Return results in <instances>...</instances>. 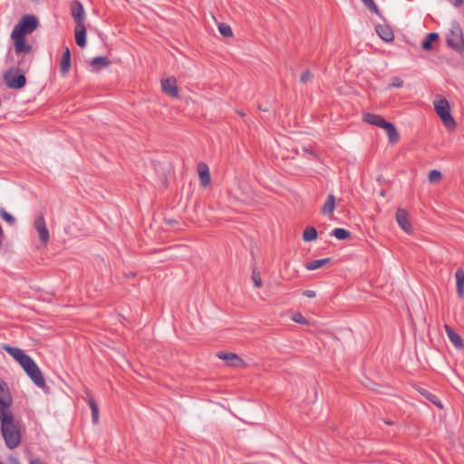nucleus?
<instances>
[{"instance_id": "10", "label": "nucleus", "mask_w": 464, "mask_h": 464, "mask_svg": "<svg viewBox=\"0 0 464 464\" xmlns=\"http://www.w3.org/2000/svg\"><path fill=\"white\" fill-rule=\"evenodd\" d=\"M396 220L399 226L407 233H411L412 231V227L411 222L409 221L408 212L404 208H398L396 210Z\"/></svg>"}, {"instance_id": "3", "label": "nucleus", "mask_w": 464, "mask_h": 464, "mask_svg": "<svg viewBox=\"0 0 464 464\" xmlns=\"http://www.w3.org/2000/svg\"><path fill=\"white\" fill-rule=\"evenodd\" d=\"M447 45L457 53L464 52V36L460 24L454 21L446 34Z\"/></svg>"}, {"instance_id": "2", "label": "nucleus", "mask_w": 464, "mask_h": 464, "mask_svg": "<svg viewBox=\"0 0 464 464\" xmlns=\"http://www.w3.org/2000/svg\"><path fill=\"white\" fill-rule=\"evenodd\" d=\"M433 105L434 111L442 121L443 126L447 130L454 131L457 128V122L451 115L449 101L445 97L440 96L439 99L434 101Z\"/></svg>"}, {"instance_id": "33", "label": "nucleus", "mask_w": 464, "mask_h": 464, "mask_svg": "<svg viewBox=\"0 0 464 464\" xmlns=\"http://www.w3.org/2000/svg\"><path fill=\"white\" fill-rule=\"evenodd\" d=\"M442 179V174L437 169H432L429 173V180L430 183H437Z\"/></svg>"}, {"instance_id": "31", "label": "nucleus", "mask_w": 464, "mask_h": 464, "mask_svg": "<svg viewBox=\"0 0 464 464\" xmlns=\"http://www.w3.org/2000/svg\"><path fill=\"white\" fill-rule=\"evenodd\" d=\"M218 31L224 37H231L233 35L231 27L224 23L219 24Z\"/></svg>"}, {"instance_id": "36", "label": "nucleus", "mask_w": 464, "mask_h": 464, "mask_svg": "<svg viewBox=\"0 0 464 464\" xmlns=\"http://www.w3.org/2000/svg\"><path fill=\"white\" fill-rule=\"evenodd\" d=\"M253 280L256 287L260 288L263 285L262 279L258 273L253 272Z\"/></svg>"}, {"instance_id": "18", "label": "nucleus", "mask_w": 464, "mask_h": 464, "mask_svg": "<svg viewBox=\"0 0 464 464\" xmlns=\"http://www.w3.org/2000/svg\"><path fill=\"white\" fill-rule=\"evenodd\" d=\"M75 42L76 44L84 48L86 46V27L84 24H80L75 25L74 30Z\"/></svg>"}, {"instance_id": "4", "label": "nucleus", "mask_w": 464, "mask_h": 464, "mask_svg": "<svg viewBox=\"0 0 464 464\" xmlns=\"http://www.w3.org/2000/svg\"><path fill=\"white\" fill-rule=\"evenodd\" d=\"M38 19L32 14L24 15L14 25L12 34L25 36L33 33L38 27Z\"/></svg>"}, {"instance_id": "46", "label": "nucleus", "mask_w": 464, "mask_h": 464, "mask_svg": "<svg viewBox=\"0 0 464 464\" xmlns=\"http://www.w3.org/2000/svg\"><path fill=\"white\" fill-rule=\"evenodd\" d=\"M2 245H3V241H2V239L0 238V247L2 246Z\"/></svg>"}, {"instance_id": "41", "label": "nucleus", "mask_w": 464, "mask_h": 464, "mask_svg": "<svg viewBox=\"0 0 464 464\" xmlns=\"http://www.w3.org/2000/svg\"><path fill=\"white\" fill-rule=\"evenodd\" d=\"M384 422H385L387 425H393V424H394V422H393L392 420H384Z\"/></svg>"}, {"instance_id": "19", "label": "nucleus", "mask_w": 464, "mask_h": 464, "mask_svg": "<svg viewBox=\"0 0 464 464\" xmlns=\"http://www.w3.org/2000/svg\"><path fill=\"white\" fill-rule=\"evenodd\" d=\"M363 121L367 122L368 124L381 127L383 122L385 121L384 118H382L381 115L371 113V112H365L362 115Z\"/></svg>"}, {"instance_id": "1", "label": "nucleus", "mask_w": 464, "mask_h": 464, "mask_svg": "<svg viewBox=\"0 0 464 464\" xmlns=\"http://www.w3.org/2000/svg\"><path fill=\"white\" fill-rule=\"evenodd\" d=\"M33 57H22L15 66L10 67L3 74L5 85L10 89L20 90L26 84L25 73L28 72Z\"/></svg>"}, {"instance_id": "9", "label": "nucleus", "mask_w": 464, "mask_h": 464, "mask_svg": "<svg viewBox=\"0 0 464 464\" xmlns=\"http://www.w3.org/2000/svg\"><path fill=\"white\" fill-rule=\"evenodd\" d=\"M161 89L165 94L172 98H176L179 96V89L177 85V80L175 77L162 79Z\"/></svg>"}, {"instance_id": "11", "label": "nucleus", "mask_w": 464, "mask_h": 464, "mask_svg": "<svg viewBox=\"0 0 464 464\" xmlns=\"http://www.w3.org/2000/svg\"><path fill=\"white\" fill-rule=\"evenodd\" d=\"M72 67V57H71V51L69 47H64L63 53L61 57L60 61V73L62 76H66Z\"/></svg>"}, {"instance_id": "25", "label": "nucleus", "mask_w": 464, "mask_h": 464, "mask_svg": "<svg viewBox=\"0 0 464 464\" xmlns=\"http://www.w3.org/2000/svg\"><path fill=\"white\" fill-rule=\"evenodd\" d=\"M420 393L423 397H425L427 400H429L430 402H432L434 405L439 407L440 409L443 408V406L441 405L440 401L439 400V398L435 394H433L430 392H429L428 390L420 389Z\"/></svg>"}, {"instance_id": "40", "label": "nucleus", "mask_w": 464, "mask_h": 464, "mask_svg": "<svg viewBox=\"0 0 464 464\" xmlns=\"http://www.w3.org/2000/svg\"><path fill=\"white\" fill-rule=\"evenodd\" d=\"M30 464H43V462L40 459H36L32 460Z\"/></svg>"}, {"instance_id": "15", "label": "nucleus", "mask_w": 464, "mask_h": 464, "mask_svg": "<svg viewBox=\"0 0 464 464\" xmlns=\"http://www.w3.org/2000/svg\"><path fill=\"white\" fill-rule=\"evenodd\" d=\"M380 128L383 129L386 131L389 142L391 144H395L396 142H398L400 139V134L397 129L395 128L394 124L385 121Z\"/></svg>"}, {"instance_id": "20", "label": "nucleus", "mask_w": 464, "mask_h": 464, "mask_svg": "<svg viewBox=\"0 0 464 464\" xmlns=\"http://www.w3.org/2000/svg\"><path fill=\"white\" fill-rule=\"evenodd\" d=\"M335 208V197L332 194L327 196V198L321 208V212L325 216H332Z\"/></svg>"}, {"instance_id": "30", "label": "nucleus", "mask_w": 464, "mask_h": 464, "mask_svg": "<svg viewBox=\"0 0 464 464\" xmlns=\"http://www.w3.org/2000/svg\"><path fill=\"white\" fill-rule=\"evenodd\" d=\"M363 5L372 13L381 15V12L373 0H361Z\"/></svg>"}, {"instance_id": "21", "label": "nucleus", "mask_w": 464, "mask_h": 464, "mask_svg": "<svg viewBox=\"0 0 464 464\" xmlns=\"http://www.w3.org/2000/svg\"><path fill=\"white\" fill-rule=\"evenodd\" d=\"M457 294L459 298L464 295V270L463 268H458L455 273Z\"/></svg>"}, {"instance_id": "35", "label": "nucleus", "mask_w": 464, "mask_h": 464, "mask_svg": "<svg viewBox=\"0 0 464 464\" xmlns=\"http://www.w3.org/2000/svg\"><path fill=\"white\" fill-rule=\"evenodd\" d=\"M313 77H314L313 73L309 70H306L302 72V74L300 76V82L303 84H305L308 82H310L313 79Z\"/></svg>"}, {"instance_id": "42", "label": "nucleus", "mask_w": 464, "mask_h": 464, "mask_svg": "<svg viewBox=\"0 0 464 464\" xmlns=\"http://www.w3.org/2000/svg\"><path fill=\"white\" fill-rule=\"evenodd\" d=\"M0 237H4V231L1 227H0Z\"/></svg>"}, {"instance_id": "43", "label": "nucleus", "mask_w": 464, "mask_h": 464, "mask_svg": "<svg viewBox=\"0 0 464 464\" xmlns=\"http://www.w3.org/2000/svg\"><path fill=\"white\" fill-rule=\"evenodd\" d=\"M258 109H259V110H261V111H267L266 108H264V106H259V107H258Z\"/></svg>"}, {"instance_id": "22", "label": "nucleus", "mask_w": 464, "mask_h": 464, "mask_svg": "<svg viewBox=\"0 0 464 464\" xmlns=\"http://www.w3.org/2000/svg\"><path fill=\"white\" fill-rule=\"evenodd\" d=\"M332 261V259L330 257H326V258H323V259H314V260H311V261H308L304 264V267L307 269V270H315V269H318L327 264H330Z\"/></svg>"}, {"instance_id": "37", "label": "nucleus", "mask_w": 464, "mask_h": 464, "mask_svg": "<svg viewBox=\"0 0 464 464\" xmlns=\"http://www.w3.org/2000/svg\"><path fill=\"white\" fill-rule=\"evenodd\" d=\"M403 86V81L400 77H393L390 87L401 88Z\"/></svg>"}, {"instance_id": "26", "label": "nucleus", "mask_w": 464, "mask_h": 464, "mask_svg": "<svg viewBox=\"0 0 464 464\" xmlns=\"http://www.w3.org/2000/svg\"><path fill=\"white\" fill-rule=\"evenodd\" d=\"M88 404L92 411V420L94 424L99 422V407L96 401L93 398L88 399Z\"/></svg>"}, {"instance_id": "16", "label": "nucleus", "mask_w": 464, "mask_h": 464, "mask_svg": "<svg viewBox=\"0 0 464 464\" xmlns=\"http://www.w3.org/2000/svg\"><path fill=\"white\" fill-rule=\"evenodd\" d=\"M198 172L201 185L204 188L208 187L211 182L208 166L204 162L198 163Z\"/></svg>"}, {"instance_id": "17", "label": "nucleus", "mask_w": 464, "mask_h": 464, "mask_svg": "<svg viewBox=\"0 0 464 464\" xmlns=\"http://www.w3.org/2000/svg\"><path fill=\"white\" fill-rule=\"evenodd\" d=\"M375 31L386 43H390L394 40V33L389 25L378 24L375 26Z\"/></svg>"}, {"instance_id": "14", "label": "nucleus", "mask_w": 464, "mask_h": 464, "mask_svg": "<svg viewBox=\"0 0 464 464\" xmlns=\"http://www.w3.org/2000/svg\"><path fill=\"white\" fill-rule=\"evenodd\" d=\"M444 329L447 334L448 338L451 342V343L458 349L464 348V340L463 338L456 333L450 325L444 324Z\"/></svg>"}, {"instance_id": "6", "label": "nucleus", "mask_w": 464, "mask_h": 464, "mask_svg": "<svg viewBox=\"0 0 464 464\" xmlns=\"http://www.w3.org/2000/svg\"><path fill=\"white\" fill-rule=\"evenodd\" d=\"M23 369L36 386L40 388L45 386V380L44 375L34 360L23 367Z\"/></svg>"}, {"instance_id": "28", "label": "nucleus", "mask_w": 464, "mask_h": 464, "mask_svg": "<svg viewBox=\"0 0 464 464\" xmlns=\"http://www.w3.org/2000/svg\"><path fill=\"white\" fill-rule=\"evenodd\" d=\"M331 235L339 240H345L351 237V232L345 228L337 227L332 231Z\"/></svg>"}, {"instance_id": "13", "label": "nucleus", "mask_w": 464, "mask_h": 464, "mask_svg": "<svg viewBox=\"0 0 464 464\" xmlns=\"http://www.w3.org/2000/svg\"><path fill=\"white\" fill-rule=\"evenodd\" d=\"M217 356L219 359L226 361L227 364L229 366L237 367L244 363L243 359L234 353L219 352L218 353Z\"/></svg>"}, {"instance_id": "23", "label": "nucleus", "mask_w": 464, "mask_h": 464, "mask_svg": "<svg viewBox=\"0 0 464 464\" xmlns=\"http://www.w3.org/2000/svg\"><path fill=\"white\" fill-rule=\"evenodd\" d=\"M110 64L111 61L106 56L94 57L91 62V65L95 71H99L102 68L108 67Z\"/></svg>"}, {"instance_id": "29", "label": "nucleus", "mask_w": 464, "mask_h": 464, "mask_svg": "<svg viewBox=\"0 0 464 464\" xmlns=\"http://www.w3.org/2000/svg\"><path fill=\"white\" fill-rule=\"evenodd\" d=\"M0 394L3 395V400L10 401L12 402L9 388L4 380L0 382Z\"/></svg>"}, {"instance_id": "5", "label": "nucleus", "mask_w": 464, "mask_h": 464, "mask_svg": "<svg viewBox=\"0 0 464 464\" xmlns=\"http://www.w3.org/2000/svg\"><path fill=\"white\" fill-rule=\"evenodd\" d=\"M11 39L14 43V53L20 59L26 58V54L33 51V46L26 42L25 36L11 34Z\"/></svg>"}, {"instance_id": "45", "label": "nucleus", "mask_w": 464, "mask_h": 464, "mask_svg": "<svg viewBox=\"0 0 464 464\" xmlns=\"http://www.w3.org/2000/svg\"><path fill=\"white\" fill-rule=\"evenodd\" d=\"M237 113H238L239 115H241V116H245V113H244L243 111H237Z\"/></svg>"}, {"instance_id": "48", "label": "nucleus", "mask_w": 464, "mask_h": 464, "mask_svg": "<svg viewBox=\"0 0 464 464\" xmlns=\"http://www.w3.org/2000/svg\"><path fill=\"white\" fill-rule=\"evenodd\" d=\"M0 464H3L2 462H0Z\"/></svg>"}, {"instance_id": "8", "label": "nucleus", "mask_w": 464, "mask_h": 464, "mask_svg": "<svg viewBox=\"0 0 464 464\" xmlns=\"http://www.w3.org/2000/svg\"><path fill=\"white\" fill-rule=\"evenodd\" d=\"M5 350L14 358L15 359L19 364L24 367L27 363H29L33 359L26 354L23 350L17 347H13L6 345Z\"/></svg>"}, {"instance_id": "44", "label": "nucleus", "mask_w": 464, "mask_h": 464, "mask_svg": "<svg viewBox=\"0 0 464 464\" xmlns=\"http://www.w3.org/2000/svg\"><path fill=\"white\" fill-rule=\"evenodd\" d=\"M258 109H259V110H261V111H267L266 108H264V106H259V107H258Z\"/></svg>"}, {"instance_id": "27", "label": "nucleus", "mask_w": 464, "mask_h": 464, "mask_svg": "<svg viewBox=\"0 0 464 464\" xmlns=\"http://www.w3.org/2000/svg\"><path fill=\"white\" fill-rule=\"evenodd\" d=\"M317 230L314 227H307L303 233V240L305 242H311L317 238Z\"/></svg>"}, {"instance_id": "7", "label": "nucleus", "mask_w": 464, "mask_h": 464, "mask_svg": "<svg viewBox=\"0 0 464 464\" xmlns=\"http://www.w3.org/2000/svg\"><path fill=\"white\" fill-rule=\"evenodd\" d=\"M34 227L39 234V239L43 245H46L49 241L50 236L49 231L46 227L44 217L43 213H40L34 221Z\"/></svg>"}, {"instance_id": "12", "label": "nucleus", "mask_w": 464, "mask_h": 464, "mask_svg": "<svg viewBox=\"0 0 464 464\" xmlns=\"http://www.w3.org/2000/svg\"><path fill=\"white\" fill-rule=\"evenodd\" d=\"M71 14L73 17L75 24H84L85 13L84 8L81 2L72 1L71 4Z\"/></svg>"}, {"instance_id": "47", "label": "nucleus", "mask_w": 464, "mask_h": 464, "mask_svg": "<svg viewBox=\"0 0 464 464\" xmlns=\"http://www.w3.org/2000/svg\"><path fill=\"white\" fill-rule=\"evenodd\" d=\"M3 379L0 378V382L2 381Z\"/></svg>"}, {"instance_id": "24", "label": "nucleus", "mask_w": 464, "mask_h": 464, "mask_svg": "<svg viewBox=\"0 0 464 464\" xmlns=\"http://www.w3.org/2000/svg\"><path fill=\"white\" fill-rule=\"evenodd\" d=\"M439 39V34L437 33H429L425 38V40L421 44V47L425 51H429L432 48V42Z\"/></svg>"}, {"instance_id": "38", "label": "nucleus", "mask_w": 464, "mask_h": 464, "mask_svg": "<svg viewBox=\"0 0 464 464\" xmlns=\"http://www.w3.org/2000/svg\"><path fill=\"white\" fill-rule=\"evenodd\" d=\"M303 295H304V296H306V297H309V298H314V297H315V296H316V293H315V291H314V290H304V291L303 292Z\"/></svg>"}, {"instance_id": "34", "label": "nucleus", "mask_w": 464, "mask_h": 464, "mask_svg": "<svg viewBox=\"0 0 464 464\" xmlns=\"http://www.w3.org/2000/svg\"><path fill=\"white\" fill-rule=\"evenodd\" d=\"M292 320L295 323H298L300 324H304V325H306L308 324V321L307 319L301 314V313H295L293 316H292Z\"/></svg>"}, {"instance_id": "39", "label": "nucleus", "mask_w": 464, "mask_h": 464, "mask_svg": "<svg viewBox=\"0 0 464 464\" xmlns=\"http://www.w3.org/2000/svg\"><path fill=\"white\" fill-rule=\"evenodd\" d=\"M304 151H305V152H307L308 154H310L311 156H313L314 158H316V157H317V156H316V154H315V152H314V151H313V150H310V149H306V148H304Z\"/></svg>"}, {"instance_id": "32", "label": "nucleus", "mask_w": 464, "mask_h": 464, "mask_svg": "<svg viewBox=\"0 0 464 464\" xmlns=\"http://www.w3.org/2000/svg\"><path fill=\"white\" fill-rule=\"evenodd\" d=\"M0 217L10 225L15 222L14 216L8 213L4 208H0Z\"/></svg>"}]
</instances>
